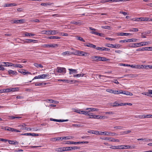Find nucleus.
Here are the masks:
<instances>
[{
  "mask_svg": "<svg viewBox=\"0 0 152 152\" xmlns=\"http://www.w3.org/2000/svg\"><path fill=\"white\" fill-rule=\"evenodd\" d=\"M92 58L95 61H107L109 60V59L105 57H102L100 56H94L92 57Z\"/></svg>",
  "mask_w": 152,
  "mask_h": 152,
  "instance_id": "nucleus-1",
  "label": "nucleus"
},
{
  "mask_svg": "<svg viewBox=\"0 0 152 152\" xmlns=\"http://www.w3.org/2000/svg\"><path fill=\"white\" fill-rule=\"evenodd\" d=\"M42 32V34L46 35H55L58 33V31L56 30H43Z\"/></svg>",
  "mask_w": 152,
  "mask_h": 152,
  "instance_id": "nucleus-2",
  "label": "nucleus"
},
{
  "mask_svg": "<svg viewBox=\"0 0 152 152\" xmlns=\"http://www.w3.org/2000/svg\"><path fill=\"white\" fill-rule=\"evenodd\" d=\"M88 53L79 50H76L74 54L79 56H87Z\"/></svg>",
  "mask_w": 152,
  "mask_h": 152,
  "instance_id": "nucleus-3",
  "label": "nucleus"
},
{
  "mask_svg": "<svg viewBox=\"0 0 152 152\" xmlns=\"http://www.w3.org/2000/svg\"><path fill=\"white\" fill-rule=\"evenodd\" d=\"M89 28L90 29V30L93 31L91 32V33L92 34H96L97 35L99 36L100 37H103L104 36V34H103L101 33H98V32H96V31H95L96 30V29H95L94 28H93L91 27H89Z\"/></svg>",
  "mask_w": 152,
  "mask_h": 152,
  "instance_id": "nucleus-4",
  "label": "nucleus"
},
{
  "mask_svg": "<svg viewBox=\"0 0 152 152\" xmlns=\"http://www.w3.org/2000/svg\"><path fill=\"white\" fill-rule=\"evenodd\" d=\"M151 43L149 41L144 42H140L137 43L136 45H137V47L140 46H145L150 44Z\"/></svg>",
  "mask_w": 152,
  "mask_h": 152,
  "instance_id": "nucleus-5",
  "label": "nucleus"
},
{
  "mask_svg": "<svg viewBox=\"0 0 152 152\" xmlns=\"http://www.w3.org/2000/svg\"><path fill=\"white\" fill-rule=\"evenodd\" d=\"M25 20H11V23H12L21 24L25 22Z\"/></svg>",
  "mask_w": 152,
  "mask_h": 152,
  "instance_id": "nucleus-6",
  "label": "nucleus"
},
{
  "mask_svg": "<svg viewBox=\"0 0 152 152\" xmlns=\"http://www.w3.org/2000/svg\"><path fill=\"white\" fill-rule=\"evenodd\" d=\"M105 46L109 48H119L121 47V45L119 44L113 45L112 44H107Z\"/></svg>",
  "mask_w": 152,
  "mask_h": 152,
  "instance_id": "nucleus-7",
  "label": "nucleus"
},
{
  "mask_svg": "<svg viewBox=\"0 0 152 152\" xmlns=\"http://www.w3.org/2000/svg\"><path fill=\"white\" fill-rule=\"evenodd\" d=\"M57 71L58 72L65 74L66 73V69L65 68L58 67L57 69Z\"/></svg>",
  "mask_w": 152,
  "mask_h": 152,
  "instance_id": "nucleus-8",
  "label": "nucleus"
},
{
  "mask_svg": "<svg viewBox=\"0 0 152 152\" xmlns=\"http://www.w3.org/2000/svg\"><path fill=\"white\" fill-rule=\"evenodd\" d=\"M126 104L124 103H118V101L115 102L113 104L112 106L113 107H117L119 106H121L123 105H126Z\"/></svg>",
  "mask_w": 152,
  "mask_h": 152,
  "instance_id": "nucleus-9",
  "label": "nucleus"
},
{
  "mask_svg": "<svg viewBox=\"0 0 152 152\" xmlns=\"http://www.w3.org/2000/svg\"><path fill=\"white\" fill-rule=\"evenodd\" d=\"M97 131H94L93 130H89L88 131V133L92 134H94L96 135L102 134H103V133Z\"/></svg>",
  "mask_w": 152,
  "mask_h": 152,
  "instance_id": "nucleus-10",
  "label": "nucleus"
},
{
  "mask_svg": "<svg viewBox=\"0 0 152 152\" xmlns=\"http://www.w3.org/2000/svg\"><path fill=\"white\" fill-rule=\"evenodd\" d=\"M102 132L103 133V134H101V135H110L111 136H113L115 135H117L114 132Z\"/></svg>",
  "mask_w": 152,
  "mask_h": 152,
  "instance_id": "nucleus-11",
  "label": "nucleus"
},
{
  "mask_svg": "<svg viewBox=\"0 0 152 152\" xmlns=\"http://www.w3.org/2000/svg\"><path fill=\"white\" fill-rule=\"evenodd\" d=\"M80 148V147L74 146V147H66L65 148L66 151H71L72 150H75L77 149H79Z\"/></svg>",
  "mask_w": 152,
  "mask_h": 152,
  "instance_id": "nucleus-12",
  "label": "nucleus"
},
{
  "mask_svg": "<svg viewBox=\"0 0 152 152\" xmlns=\"http://www.w3.org/2000/svg\"><path fill=\"white\" fill-rule=\"evenodd\" d=\"M16 4L15 3H6L4 5V7H10L16 6Z\"/></svg>",
  "mask_w": 152,
  "mask_h": 152,
  "instance_id": "nucleus-13",
  "label": "nucleus"
},
{
  "mask_svg": "<svg viewBox=\"0 0 152 152\" xmlns=\"http://www.w3.org/2000/svg\"><path fill=\"white\" fill-rule=\"evenodd\" d=\"M70 23L71 24H73L80 25L83 24V22L81 20H79L77 21H72Z\"/></svg>",
  "mask_w": 152,
  "mask_h": 152,
  "instance_id": "nucleus-14",
  "label": "nucleus"
},
{
  "mask_svg": "<svg viewBox=\"0 0 152 152\" xmlns=\"http://www.w3.org/2000/svg\"><path fill=\"white\" fill-rule=\"evenodd\" d=\"M66 147H60L55 149V151L57 152H62L63 151H66L65 150Z\"/></svg>",
  "mask_w": 152,
  "mask_h": 152,
  "instance_id": "nucleus-15",
  "label": "nucleus"
},
{
  "mask_svg": "<svg viewBox=\"0 0 152 152\" xmlns=\"http://www.w3.org/2000/svg\"><path fill=\"white\" fill-rule=\"evenodd\" d=\"M72 54H74V53L72 52H71L69 51H66L64 52H63L62 53V55L64 56H69Z\"/></svg>",
  "mask_w": 152,
  "mask_h": 152,
  "instance_id": "nucleus-16",
  "label": "nucleus"
},
{
  "mask_svg": "<svg viewBox=\"0 0 152 152\" xmlns=\"http://www.w3.org/2000/svg\"><path fill=\"white\" fill-rule=\"evenodd\" d=\"M85 110H88V112H90L91 111H97L99 110V109L95 108H87Z\"/></svg>",
  "mask_w": 152,
  "mask_h": 152,
  "instance_id": "nucleus-17",
  "label": "nucleus"
},
{
  "mask_svg": "<svg viewBox=\"0 0 152 152\" xmlns=\"http://www.w3.org/2000/svg\"><path fill=\"white\" fill-rule=\"evenodd\" d=\"M37 41V40L34 39H28L26 40V41L25 42L27 43H29L31 42L35 43Z\"/></svg>",
  "mask_w": 152,
  "mask_h": 152,
  "instance_id": "nucleus-18",
  "label": "nucleus"
},
{
  "mask_svg": "<svg viewBox=\"0 0 152 152\" xmlns=\"http://www.w3.org/2000/svg\"><path fill=\"white\" fill-rule=\"evenodd\" d=\"M138 140H143L144 142H148L150 141H152V139L146 138H139L137 139Z\"/></svg>",
  "mask_w": 152,
  "mask_h": 152,
  "instance_id": "nucleus-19",
  "label": "nucleus"
},
{
  "mask_svg": "<svg viewBox=\"0 0 152 152\" xmlns=\"http://www.w3.org/2000/svg\"><path fill=\"white\" fill-rule=\"evenodd\" d=\"M131 34L129 33H120L118 34V35L119 36H127L129 35H131Z\"/></svg>",
  "mask_w": 152,
  "mask_h": 152,
  "instance_id": "nucleus-20",
  "label": "nucleus"
},
{
  "mask_svg": "<svg viewBox=\"0 0 152 152\" xmlns=\"http://www.w3.org/2000/svg\"><path fill=\"white\" fill-rule=\"evenodd\" d=\"M44 45L46 46V47H52V48H54L56 46H57V45L56 44H47Z\"/></svg>",
  "mask_w": 152,
  "mask_h": 152,
  "instance_id": "nucleus-21",
  "label": "nucleus"
},
{
  "mask_svg": "<svg viewBox=\"0 0 152 152\" xmlns=\"http://www.w3.org/2000/svg\"><path fill=\"white\" fill-rule=\"evenodd\" d=\"M8 73L10 75L12 74L13 75H16L17 74V72L15 71H14L11 70H10L8 71Z\"/></svg>",
  "mask_w": 152,
  "mask_h": 152,
  "instance_id": "nucleus-22",
  "label": "nucleus"
},
{
  "mask_svg": "<svg viewBox=\"0 0 152 152\" xmlns=\"http://www.w3.org/2000/svg\"><path fill=\"white\" fill-rule=\"evenodd\" d=\"M79 142H74L73 141H67L65 144H79Z\"/></svg>",
  "mask_w": 152,
  "mask_h": 152,
  "instance_id": "nucleus-23",
  "label": "nucleus"
},
{
  "mask_svg": "<svg viewBox=\"0 0 152 152\" xmlns=\"http://www.w3.org/2000/svg\"><path fill=\"white\" fill-rule=\"evenodd\" d=\"M20 135H25V136H35V133H25L24 134H20Z\"/></svg>",
  "mask_w": 152,
  "mask_h": 152,
  "instance_id": "nucleus-24",
  "label": "nucleus"
},
{
  "mask_svg": "<svg viewBox=\"0 0 152 152\" xmlns=\"http://www.w3.org/2000/svg\"><path fill=\"white\" fill-rule=\"evenodd\" d=\"M49 39H60L61 37L58 36H50V37L48 38Z\"/></svg>",
  "mask_w": 152,
  "mask_h": 152,
  "instance_id": "nucleus-25",
  "label": "nucleus"
},
{
  "mask_svg": "<svg viewBox=\"0 0 152 152\" xmlns=\"http://www.w3.org/2000/svg\"><path fill=\"white\" fill-rule=\"evenodd\" d=\"M10 88L4 89L1 90V93L9 92H10Z\"/></svg>",
  "mask_w": 152,
  "mask_h": 152,
  "instance_id": "nucleus-26",
  "label": "nucleus"
},
{
  "mask_svg": "<svg viewBox=\"0 0 152 152\" xmlns=\"http://www.w3.org/2000/svg\"><path fill=\"white\" fill-rule=\"evenodd\" d=\"M94 118L95 119H101L104 118V116H101L100 115H95L94 116Z\"/></svg>",
  "mask_w": 152,
  "mask_h": 152,
  "instance_id": "nucleus-27",
  "label": "nucleus"
},
{
  "mask_svg": "<svg viewBox=\"0 0 152 152\" xmlns=\"http://www.w3.org/2000/svg\"><path fill=\"white\" fill-rule=\"evenodd\" d=\"M152 90H149L148 91V92H144L142 93V94L143 95H144L146 96H150V94H151L150 93L151 92V91Z\"/></svg>",
  "mask_w": 152,
  "mask_h": 152,
  "instance_id": "nucleus-28",
  "label": "nucleus"
},
{
  "mask_svg": "<svg viewBox=\"0 0 152 152\" xmlns=\"http://www.w3.org/2000/svg\"><path fill=\"white\" fill-rule=\"evenodd\" d=\"M48 75L46 74H43L38 75L39 79H44Z\"/></svg>",
  "mask_w": 152,
  "mask_h": 152,
  "instance_id": "nucleus-29",
  "label": "nucleus"
},
{
  "mask_svg": "<svg viewBox=\"0 0 152 152\" xmlns=\"http://www.w3.org/2000/svg\"><path fill=\"white\" fill-rule=\"evenodd\" d=\"M69 74H71L73 73H77V70L76 69H69Z\"/></svg>",
  "mask_w": 152,
  "mask_h": 152,
  "instance_id": "nucleus-30",
  "label": "nucleus"
},
{
  "mask_svg": "<svg viewBox=\"0 0 152 152\" xmlns=\"http://www.w3.org/2000/svg\"><path fill=\"white\" fill-rule=\"evenodd\" d=\"M53 3H42L41 5L42 6H47L48 5H51Z\"/></svg>",
  "mask_w": 152,
  "mask_h": 152,
  "instance_id": "nucleus-31",
  "label": "nucleus"
},
{
  "mask_svg": "<svg viewBox=\"0 0 152 152\" xmlns=\"http://www.w3.org/2000/svg\"><path fill=\"white\" fill-rule=\"evenodd\" d=\"M34 65L35 66H36L37 68H38V67L43 68V66L42 65L40 64H37V63H34Z\"/></svg>",
  "mask_w": 152,
  "mask_h": 152,
  "instance_id": "nucleus-32",
  "label": "nucleus"
},
{
  "mask_svg": "<svg viewBox=\"0 0 152 152\" xmlns=\"http://www.w3.org/2000/svg\"><path fill=\"white\" fill-rule=\"evenodd\" d=\"M136 43H130L129 44V46L130 48H136L137 47Z\"/></svg>",
  "mask_w": 152,
  "mask_h": 152,
  "instance_id": "nucleus-33",
  "label": "nucleus"
},
{
  "mask_svg": "<svg viewBox=\"0 0 152 152\" xmlns=\"http://www.w3.org/2000/svg\"><path fill=\"white\" fill-rule=\"evenodd\" d=\"M137 39H127V42H136Z\"/></svg>",
  "mask_w": 152,
  "mask_h": 152,
  "instance_id": "nucleus-34",
  "label": "nucleus"
},
{
  "mask_svg": "<svg viewBox=\"0 0 152 152\" xmlns=\"http://www.w3.org/2000/svg\"><path fill=\"white\" fill-rule=\"evenodd\" d=\"M71 139V137L69 136H66L65 137H61V140H69Z\"/></svg>",
  "mask_w": 152,
  "mask_h": 152,
  "instance_id": "nucleus-35",
  "label": "nucleus"
},
{
  "mask_svg": "<svg viewBox=\"0 0 152 152\" xmlns=\"http://www.w3.org/2000/svg\"><path fill=\"white\" fill-rule=\"evenodd\" d=\"M46 84V83H35V85L36 86H43V85H45Z\"/></svg>",
  "mask_w": 152,
  "mask_h": 152,
  "instance_id": "nucleus-36",
  "label": "nucleus"
},
{
  "mask_svg": "<svg viewBox=\"0 0 152 152\" xmlns=\"http://www.w3.org/2000/svg\"><path fill=\"white\" fill-rule=\"evenodd\" d=\"M129 31L132 32H137L138 31V29L136 28H132L129 29Z\"/></svg>",
  "mask_w": 152,
  "mask_h": 152,
  "instance_id": "nucleus-37",
  "label": "nucleus"
},
{
  "mask_svg": "<svg viewBox=\"0 0 152 152\" xmlns=\"http://www.w3.org/2000/svg\"><path fill=\"white\" fill-rule=\"evenodd\" d=\"M112 139L110 140V141L112 142H119V140L118 139H115L114 138H111Z\"/></svg>",
  "mask_w": 152,
  "mask_h": 152,
  "instance_id": "nucleus-38",
  "label": "nucleus"
},
{
  "mask_svg": "<svg viewBox=\"0 0 152 152\" xmlns=\"http://www.w3.org/2000/svg\"><path fill=\"white\" fill-rule=\"evenodd\" d=\"M92 44L90 43H85L83 44V45L85 47H91V45Z\"/></svg>",
  "mask_w": 152,
  "mask_h": 152,
  "instance_id": "nucleus-39",
  "label": "nucleus"
},
{
  "mask_svg": "<svg viewBox=\"0 0 152 152\" xmlns=\"http://www.w3.org/2000/svg\"><path fill=\"white\" fill-rule=\"evenodd\" d=\"M8 141L9 142V143L10 144H11L16 145V144L17 143V142H15L13 140H8Z\"/></svg>",
  "mask_w": 152,
  "mask_h": 152,
  "instance_id": "nucleus-40",
  "label": "nucleus"
},
{
  "mask_svg": "<svg viewBox=\"0 0 152 152\" xmlns=\"http://www.w3.org/2000/svg\"><path fill=\"white\" fill-rule=\"evenodd\" d=\"M58 81H63V82H66L67 83H69V82L68 80L65 79H58Z\"/></svg>",
  "mask_w": 152,
  "mask_h": 152,
  "instance_id": "nucleus-41",
  "label": "nucleus"
},
{
  "mask_svg": "<svg viewBox=\"0 0 152 152\" xmlns=\"http://www.w3.org/2000/svg\"><path fill=\"white\" fill-rule=\"evenodd\" d=\"M102 28L104 29L109 30L110 29L111 27L109 26H102Z\"/></svg>",
  "mask_w": 152,
  "mask_h": 152,
  "instance_id": "nucleus-42",
  "label": "nucleus"
},
{
  "mask_svg": "<svg viewBox=\"0 0 152 152\" xmlns=\"http://www.w3.org/2000/svg\"><path fill=\"white\" fill-rule=\"evenodd\" d=\"M15 67H18L20 68H22L23 67V66L20 64H15Z\"/></svg>",
  "mask_w": 152,
  "mask_h": 152,
  "instance_id": "nucleus-43",
  "label": "nucleus"
},
{
  "mask_svg": "<svg viewBox=\"0 0 152 152\" xmlns=\"http://www.w3.org/2000/svg\"><path fill=\"white\" fill-rule=\"evenodd\" d=\"M137 51H143L145 50V47L139 48L136 50Z\"/></svg>",
  "mask_w": 152,
  "mask_h": 152,
  "instance_id": "nucleus-44",
  "label": "nucleus"
},
{
  "mask_svg": "<svg viewBox=\"0 0 152 152\" xmlns=\"http://www.w3.org/2000/svg\"><path fill=\"white\" fill-rule=\"evenodd\" d=\"M25 70L24 69H22L20 71H18V72L24 75H25L26 74V72H25Z\"/></svg>",
  "mask_w": 152,
  "mask_h": 152,
  "instance_id": "nucleus-45",
  "label": "nucleus"
},
{
  "mask_svg": "<svg viewBox=\"0 0 152 152\" xmlns=\"http://www.w3.org/2000/svg\"><path fill=\"white\" fill-rule=\"evenodd\" d=\"M35 35L34 34L26 32L25 33V35L27 36H33Z\"/></svg>",
  "mask_w": 152,
  "mask_h": 152,
  "instance_id": "nucleus-46",
  "label": "nucleus"
},
{
  "mask_svg": "<svg viewBox=\"0 0 152 152\" xmlns=\"http://www.w3.org/2000/svg\"><path fill=\"white\" fill-rule=\"evenodd\" d=\"M27 62L26 61L25 59H22V60H19L16 61L17 63H26Z\"/></svg>",
  "mask_w": 152,
  "mask_h": 152,
  "instance_id": "nucleus-47",
  "label": "nucleus"
},
{
  "mask_svg": "<svg viewBox=\"0 0 152 152\" xmlns=\"http://www.w3.org/2000/svg\"><path fill=\"white\" fill-rule=\"evenodd\" d=\"M49 101L50 102V103H54V104H57L58 103V102L57 101L53 100L52 99H49Z\"/></svg>",
  "mask_w": 152,
  "mask_h": 152,
  "instance_id": "nucleus-48",
  "label": "nucleus"
},
{
  "mask_svg": "<svg viewBox=\"0 0 152 152\" xmlns=\"http://www.w3.org/2000/svg\"><path fill=\"white\" fill-rule=\"evenodd\" d=\"M18 89V88H10V91H17Z\"/></svg>",
  "mask_w": 152,
  "mask_h": 152,
  "instance_id": "nucleus-49",
  "label": "nucleus"
},
{
  "mask_svg": "<svg viewBox=\"0 0 152 152\" xmlns=\"http://www.w3.org/2000/svg\"><path fill=\"white\" fill-rule=\"evenodd\" d=\"M106 91L109 92L110 93L113 94L114 90L111 89H106Z\"/></svg>",
  "mask_w": 152,
  "mask_h": 152,
  "instance_id": "nucleus-50",
  "label": "nucleus"
},
{
  "mask_svg": "<svg viewBox=\"0 0 152 152\" xmlns=\"http://www.w3.org/2000/svg\"><path fill=\"white\" fill-rule=\"evenodd\" d=\"M125 95L132 96L133 95V94L129 91H126Z\"/></svg>",
  "mask_w": 152,
  "mask_h": 152,
  "instance_id": "nucleus-51",
  "label": "nucleus"
},
{
  "mask_svg": "<svg viewBox=\"0 0 152 152\" xmlns=\"http://www.w3.org/2000/svg\"><path fill=\"white\" fill-rule=\"evenodd\" d=\"M9 64V62H2V66H8V65Z\"/></svg>",
  "mask_w": 152,
  "mask_h": 152,
  "instance_id": "nucleus-52",
  "label": "nucleus"
},
{
  "mask_svg": "<svg viewBox=\"0 0 152 152\" xmlns=\"http://www.w3.org/2000/svg\"><path fill=\"white\" fill-rule=\"evenodd\" d=\"M77 39L78 40H79L80 41H83V42H85V41L84 40V39L81 37H77Z\"/></svg>",
  "mask_w": 152,
  "mask_h": 152,
  "instance_id": "nucleus-53",
  "label": "nucleus"
},
{
  "mask_svg": "<svg viewBox=\"0 0 152 152\" xmlns=\"http://www.w3.org/2000/svg\"><path fill=\"white\" fill-rule=\"evenodd\" d=\"M114 128L116 129H122L123 128V127L121 126H114Z\"/></svg>",
  "mask_w": 152,
  "mask_h": 152,
  "instance_id": "nucleus-54",
  "label": "nucleus"
},
{
  "mask_svg": "<svg viewBox=\"0 0 152 152\" xmlns=\"http://www.w3.org/2000/svg\"><path fill=\"white\" fill-rule=\"evenodd\" d=\"M145 50L152 51V47H145Z\"/></svg>",
  "mask_w": 152,
  "mask_h": 152,
  "instance_id": "nucleus-55",
  "label": "nucleus"
},
{
  "mask_svg": "<svg viewBox=\"0 0 152 152\" xmlns=\"http://www.w3.org/2000/svg\"><path fill=\"white\" fill-rule=\"evenodd\" d=\"M143 21H150V18L148 17H145L144 18Z\"/></svg>",
  "mask_w": 152,
  "mask_h": 152,
  "instance_id": "nucleus-56",
  "label": "nucleus"
},
{
  "mask_svg": "<svg viewBox=\"0 0 152 152\" xmlns=\"http://www.w3.org/2000/svg\"><path fill=\"white\" fill-rule=\"evenodd\" d=\"M10 119L12 120L14 119L15 118H20V117H18V116L17 117H15V116H10Z\"/></svg>",
  "mask_w": 152,
  "mask_h": 152,
  "instance_id": "nucleus-57",
  "label": "nucleus"
},
{
  "mask_svg": "<svg viewBox=\"0 0 152 152\" xmlns=\"http://www.w3.org/2000/svg\"><path fill=\"white\" fill-rule=\"evenodd\" d=\"M84 76V74H83L82 75L81 74H77L76 75H74V77H79L80 76L81 77H83Z\"/></svg>",
  "mask_w": 152,
  "mask_h": 152,
  "instance_id": "nucleus-58",
  "label": "nucleus"
},
{
  "mask_svg": "<svg viewBox=\"0 0 152 152\" xmlns=\"http://www.w3.org/2000/svg\"><path fill=\"white\" fill-rule=\"evenodd\" d=\"M53 139L56 140H53V141H56L59 140H61V137H58L57 138H53Z\"/></svg>",
  "mask_w": 152,
  "mask_h": 152,
  "instance_id": "nucleus-59",
  "label": "nucleus"
},
{
  "mask_svg": "<svg viewBox=\"0 0 152 152\" xmlns=\"http://www.w3.org/2000/svg\"><path fill=\"white\" fill-rule=\"evenodd\" d=\"M110 148H111L112 149H118V146H113L110 147Z\"/></svg>",
  "mask_w": 152,
  "mask_h": 152,
  "instance_id": "nucleus-60",
  "label": "nucleus"
},
{
  "mask_svg": "<svg viewBox=\"0 0 152 152\" xmlns=\"http://www.w3.org/2000/svg\"><path fill=\"white\" fill-rule=\"evenodd\" d=\"M82 114L85 115H88V111H83Z\"/></svg>",
  "mask_w": 152,
  "mask_h": 152,
  "instance_id": "nucleus-61",
  "label": "nucleus"
},
{
  "mask_svg": "<svg viewBox=\"0 0 152 152\" xmlns=\"http://www.w3.org/2000/svg\"><path fill=\"white\" fill-rule=\"evenodd\" d=\"M118 149H124V145H118Z\"/></svg>",
  "mask_w": 152,
  "mask_h": 152,
  "instance_id": "nucleus-62",
  "label": "nucleus"
},
{
  "mask_svg": "<svg viewBox=\"0 0 152 152\" xmlns=\"http://www.w3.org/2000/svg\"><path fill=\"white\" fill-rule=\"evenodd\" d=\"M50 121H54L58 122H59V120L53 119L52 118H50Z\"/></svg>",
  "mask_w": 152,
  "mask_h": 152,
  "instance_id": "nucleus-63",
  "label": "nucleus"
},
{
  "mask_svg": "<svg viewBox=\"0 0 152 152\" xmlns=\"http://www.w3.org/2000/svg\"><path fill=\"white\" fill-rule=\"evenodd\" d=\"M120 91H119L117 90H114L113 94H120Z\"/></svg>",
  "mask_w": 152,
  "mask_h": 152,
  "instance_id": "nucleus-64",
  "label": "nucleus"
}]
</instances>
